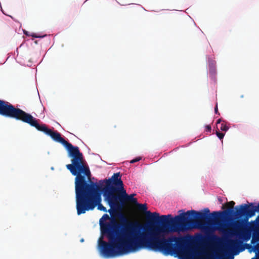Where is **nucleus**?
<instances>
[{"mask_svg":"<svg viewBox=\"0 0 259 259\" xmlns=\"http://www.w3.org/2000/svg\"><path fill=\"white\" fill-rule=\"evenodd\" d=\"M244 250V248H242L240 250V251H243Z\"/></svg>","mask_w":259,"mask_h":259,"instance_id":"393cba45","label":"nucleus"},{"mask_svg":"<svg viewBox=\"0 0 259 259\" xmlns=\"http://www.w3.org/2000/svg\"><path fill=\"white\" fill-rule=\"evenodd\" d=\"M251 259H254V258H251Z\"/></svg>","mask_w":259,"mask_h":259,"instance_id":"cd10ccee","label":"nucleus"},{"mask_svg":"<svg viewBox=\"0 0 259 259\" xmlns=\"http://www.w3.org/2000/svg\"><path fill=\"white\" fill-rule=\"evenodd\" d=\"M229 126H228L225 123L224 121H223V123L221 124V126L220 127V129L222 131L226 132L229 130Z\"/></svg>","mask_w":259,"mask_h":259,"instance_id":"9b49d317","label":"nucleus"},{"mask_svg":"<svg viewBox=\"0 0 259 259\" xmlns=\"http://www.w3.org/2000/svg\"><path fill=\"white\" fill-rule=\"evenodd\" d=\"M0 115L28 123L31 126L35 127L38 131L50 136L55 141L62 144L68 151L69 156L72 158V163L66 165L67 168L73 176L76 175L78 173H82L90 179V170L83 162V155L82 153L80 152L79 148L73 146L64 139L57 131H53L48 128L45 124H39L37 120L31 114L20 108H16L10 103L1 99Z\"/></svg>","mask_w":259,"mask_h":259,"instance_id":"f03ea898","label":"nucleus"},{"mask_svg":"<svg viewBox=\"0 0 259 259\" xmlns=\"http://www.w3.org/2000/svg\"><path fill=\"white\" fill-rule=\"evenodd\" d=\"M184 259H192L190 256H185Z\"/></svg>","mask_w":259,"mask_h":259,"instance_id":"412c9836","label":"nucleus"},{"mask_svg":"<svg viewBox=\"0 0 259 259\" xmlns=\"http://www.w3.org/2000/svg\"><path fill=\"white\" fill-rule=\"evenodd\" d=\"M233 232L241 240H230L228 243V247L232 250L237 251L242 245L243 241H247L250 239L251 233L241 221H237L234 223Z\"/></svg>","mask_w":259,"mask_h":259,"instance_id":"423d86ee","label":"nucleus"},{"mask_svg":"<svg viewBox=\"0 0 259 259\" xmlns=\"http://www.w3.org/2000/svg\"><path fill=\"white\" fill-rule=\"evenodd\" d=\"M238 252H239V251H238L237 253H238ZM237 254V253H235V254Z\"/></svg>","mask_w":259,"mask_h":259,"instance_id":"bb28decb","label":"nucleus"},{"mask_svg":"<svg viewBox=\"0 0 259 259\" xmlns=\"http://www.w3.org/2000/svg\"><path fill=\"white\" fill-rule=\"evenodd\" d=\"M102 182H103L102 181H100V184H101Z\"/></svg>","mask_w":259,"mask_h":259,"instance_id":"5701e85b","label":"nucleus"},{"mask_svg":"<svg viewBox=\"0 0 259 259\" xmlns=\"http://www.w3.org/2000/svg\"><path fill=\"white\" fill-rule=\"evenodd\" d=\"M214 112L216 114L218 113V108L217 104L215 105V107L214 108Z\"/></svg>","mask_w":259,"mask_h":259,"instance_id":"a211bd4d","label":"nucleus"},{"mask_svg":"<svg viewBox=\"0 0 259 259\" xmlns=\"http://www.w3.org/2000/svg\"><path fill=\"white\" fill-rule=\"evenodd\" d=\"M104 182L106 183V186L101 187V189L105 201L123 188L119 172L114 174L111 178L105 179Z\"/></svg>","mask_w":259,"mask_h":259,"instance_id":"0eeeda50","label":"nucleus"},{"mask_svg":"<svg viewBox=\"0 0 259 259\" xmlns=\"http://www.w3.org/2000/svg\"><path fill=\"white\" fill-rule=\"evenodd\" d=\"M81 241H82H82H83V239H82L81 240Z\"/></svg>","mask_w":259,"mask_h":259,"instance_id":"a878e982","label":"nucleus"},{"mask_svg":"<svg viewBox=\"0 0 259 259\" xmlns=\"http://www.w3.org/2000/svg\"><path fill=\"white\" fill-rule=\"evenodd\" d=\"M216 135L217 136H218V137L220 139V140H222L223 139L224 136H225V134L224 133H220L218 131H217L216 132Z\"/></svg>","mask_w":259,"mask_h":259,"instance_id":"f8f14e48","label":"nucleus"},{"mask_svg":"<svg viewBox=\"0 0 259 259\" xmlns=\"http://www.w3.org/2000/svg\"><path fill=\"white\" fill-rule=\"evenodd\" d=\"M228 250L226 249H224L222 250L220 253L217 254L214 257L212 258L211 259H225V254L227 253ZM197 259H207L205 257H200Z\"/></svg>","mask_w":259,"mask_h":259,"instance_id":"9d476101","label":"nucleus"},{"mask_svg":"<svg viewBox=\"0 0 259 259\" xmlns=\"http://www.w3.org/2000/svg\"><path fill=\"white\" fill-rule=\"evenodd\" d=\"M138 208L146 211L147 218L151 223L159 225L154 231L147 236L148 227L137 222H132L122 216L121 225L113 220L110 222L102 223L100 226L102 234L106 235L109 242L101 239L99 247L102 253L106 256H113L131 252H136L146 248L155 251H160L164 255H172L178 253L184 246L185 240L182 237L172 236L165 238L164 234L170 232H180L185 231H172L171 225L164 223L163 221L175 219L171 214L162 215L157 212L151 213L147 211V204L137 203Z\"/></svg>","mask_w":259,"mask_h":259,"instance_id":"f257e3e1","label":"nucleus"},{"mask_svg":"<svg viewBox=\"0 0 259 259\" xmlns=\"http://www.w3.org/2000/svg\"><path fill=\"white\" fill-rule=\"evenodd\" d=\"M221 119H219L217 121V124L220 123L221 122Z\"/></svg>","mask_w":259,"mask_h":259,"instance_id":"4be33fe9","label":"nucleus"},{"mask_svg":"<svg viewBox=\"0 0 259 259\" xmlns=\"http://www.w3.org/2000/svg\"><path fill=\"white\" fill-rule=\"evenodd\" d=\"M102 219H104L105 220L109 219V217L107 214H104Z\"/></svg>","mask_w":259,"mask_h":259,"instance_id":"dca6fc26","label":"nucleus"},{"mask_svg":"<svg viewBox=\"0 0 259 259\" xmlns=\"http://www.w3.org/2000/svg\"><path fill=\"white\" fill-rule=\"evenodd\" d=\"M256 221L257 223L256 226L253 228L254 232L251 240L252 243H253L254 241H259V216L257 217Z\"/></svg>","mask_w":259,"mask_h":259,"instance_id":"1a4fd4ad","label":"nucleus"},{"mask_svg":"<svg viewBox=\"0 0 259 259\" xmlns=\"http://www.w3.org/2000/svg\"><path fill=\"white\" fill-rule=\"evenodd\" d=\"M234 257L233 255H228L227 259H233Z\"/></svg>","mask_w":259,"mask_h":259,"instance_id":"6ab92c4d","label":"nucleus"},{"mask_svg":"<svg viewBox=\"0 0 259 259\" xmlns=\"http://www.w3.org/2000/svg\"><path fill=\"white\" fill-rule=\"evenodd\" d=\"M135 195V194H132L128 195L124 188H122V189L118 193L112 196V197L106 201L110 207L108 212L112 214L117 210H120L122 205L126 202H132L136 204L137 203V200L136 198H134V196Z\"/></svg>","mask_w":259,"mask_h":259,"instance_id":"39448f33","label":"nucleus"},{"mask_svg":"<svg viewBox=\"0 0 259 259\" xmlns=\"http://www.w3.org/2000/svg\"><path fill=\"white\" fill-rule=\"evenodd\" d=\"M30 36H32L33 37H34V38H42V37L46 36V35L41 36V35H38L36 33H31V34L30 35Z\"/></svg>","mask_w":259,"mask_h":259,"instance_id":"ddd939ff","label":"nucleus"},{"mask_svg":"<svg viewBox=\"0 0 259 259\" xmlns=\"http://www.w3.org/2000/svg\"><path fill=\"white\" fill-rule=\"evenodd\" d=\"M235 204L233 201H231L226 204V206L229 207V209L224 211H213L211 213L208 208H205L204 212L195 210H188L187 212H183L176 215L175 218L170 221L164 220L163 222L171 225L172 227L170 228L172 231H188L193 228L204 229L211 225L218 226V229L222 230L223 217L233 214L237 218H241L235 215L237 206L235 208V211L234 212L233 210ZM242 217L247 220L245 217Z\"/></svg>","mask_w":259,"mask_h":259,"instance_id":"7ed1b4c3","label":"nucleus"},{"mask_svg":"<svg viewBox=\"0 0 259 259\" xmlns=\"http://www.w3.org/2000/svg\"><path fill=\"white\" fill-rule=\"evenodd\" d=\"M235 215L237 216L245 217L247 220L255 215L256 211H259V202L258 205L254 206L253 203L249 204H241L236 207Z\"/></svg>","mask_w":259,"mask_h":259,"instance_id":"6e6552de","label":"nucleus"},{"mask_svg":"<svg viewBox=\"0 0 259 259\" xmlns=\"http://www.w3.org/2000/svg\"><path fill=\"white\" fill-rule=\"evenodd\" d=\"M205 130L207 132H210L211 130V127L210 125H207L205 126Z\"/></svg>","mask_w":259,"mask_h":259,"instance_id":"2eb2a0df","label":"nucleus"},{"mask_svg":"<svg viewBox=\"0 0 259 259\" xmlns=\"http://www.w3.org/2000/svg\"><path fill=\"white\" fill-rule=\"evenodd\" d=\"M117 127V125H115L114 126V128H116Z\"/></svg>","mask_w":259,"mask_h":259,"instance_id":"b1692460","label":"nucleus"},{"mask_svg":"<svg viewBox=\"0 0 259 259\" xmlns=\"http://www.w3.org/2000/svg\"><path fill=\"white\" fill-rule=\"evenodd\" d=\"M24 33L27 35V36H30V35L31 34V33L28 32V31H24Z\"/></svg>","mask_w":259,"mask_h":259,"instance_id":"f3484780","label":"nucleus"},{"mask_svg":"<svg viewBox=\"0 0 259 259\" xmlns=\"http://www.w3.org/2000/svg\"><path fill=\"white\" fill-rule=\"evenodd\" d=\"M78 173L75 175V189L76 194V208L78 215L87 211L93 210L96 206L98 209L107 211L106 208L101 203V187L97 183L90 181L88 183L85 177Z\"/></svg>","mask_w":259,"mask_h":259,"instance_id":"20e7f679","label":"nucleus"},{"mask_svg":"<svg viewBox=\"0 0 259 259\" xmlns=\"http://www.w3.org/2000/svg\"><path fill=\"white\" fill-rule=\"evenodd\" d=\"M255 249L257 251H259V245H257V246L255 247Z\"/></svg>","mask_w":259,"mask_h":259,"instance_id":"aec40b11","label":"nucleus"},{"mask_svg":"<svg viewBox=\"0 0 259 259\" xmlns=\"http://www.w3.org/2000/svg\"><path fill=\"white\" fill-rule=\"evenodd\" d=\"M141 159V158L140 157H137L135 159H134L130 161V162L131 163H135L136 162H138V161H140Z\"/></svg>","mask_w":259,"mask_h":259,"instance_id":"4468645a","label":"nucleus"}]
</instances>
